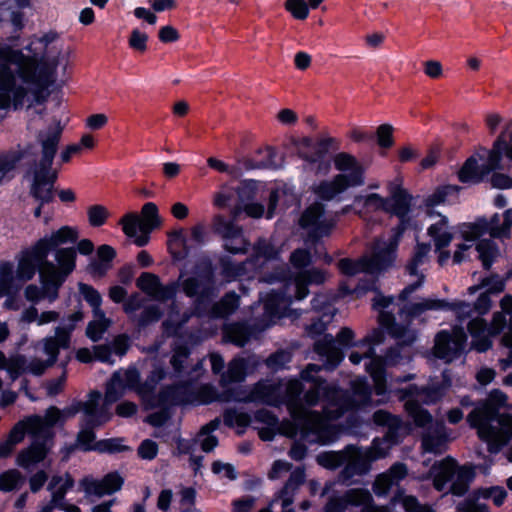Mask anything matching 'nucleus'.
Instances as JSON below:
<instances>
[{
	"instance_id": "29",
	"label": "nucleus",
	"mask_w": 512,
	"mask_h": 512,
	"mask_svg": "<svg viewBox=\"0 0 512 512\" xmlns=\"http://www.w3.org/2000/svg\"><path fill=\"white\" fill-rule=\"evenodd\" d=\"M93 315L94 320L89 323L86 333L91 340L98 341L110 327L112 321L105 316L102 309H100L98 313L97 311H93Z\"/></svg>"
},
{
	"instance_id": "46",
	"label": "nucleus",
	"mask_w": 512,
	"mask_h": 512,
	"mask_svg": "<svg viewBox=\"0 0 512 512\" xmlns=\"http://www.w3.org/2000/svg\"><path fill=\"white\" fill-rule=\"evenodd\" d=\"M216 427V424L211 422L210 424L204 426L199 433L198 440L202 449L205 452H210L217 446V439L215 436L211 435V431H213Z\"/></svg>"
},
{
	"instance_id": "6",
	"label": "nucleus",
	"mask_w": 512,
	"mask_h": 512,
	"mask_svg": "<svg viewBox=\"0 0 512 512\" xmlns=\"http://www.w3.org/2000/svg\"><path fill=\"white\" fill-rule=\"evenodd\" d=\"M504 144V134H500L491 149L478 148L458 170L459 181L465 184L479 183L493 170L499 169L501 167V150Z\"/></svg>"
},
{
	"instance_id": "9",
	"label": "nucleus",
	"mask_w": 512,
	"mask_h": 512,
	"mask_svg": "<svg viewBox=\"0 0 512 512\" xmlns=\"http://www.w3.org/2000/svg\"><path fill=\"white\" fill-rule=\"evenodd\" d=\"M364 183L365 175L361 172L353 174L338 173L331 179L314 184L312 191L323 200H332L349 188L362 186Z\"/></svg>"
},
{
	"instance_id": "42",
	"label": "nucleus",
	"mask_w": 512,
	"mask_h": 512,
	"mask_svg": "<svg viewBox=\"0 0 512 512\" xmlns=\"http://www.w3.org/2000/svg\"><path fill=\"white\" fill-rule=\"evenodd\" d=\"M382 366V361L378 358L371 359L368 365V371L374 380L377 394H382L385 391Z\"/></svg>"
},
{
	"instance_id": "50",
	"label": "nucleus",
	"mask_w": 512,
	"mask_h": 512,
	"mask_svg": "<svg viewBox=\"0 0 512 512\" xmlns=\"http://www.w3.org/2000/svg\"><path fill=\"white\" fill-rule=\"evenodd\" d=\"M423 72L428 78L436 80L444 75V67L439 61L427 60L423 63Z\"/></svg>"
},
{
	"instance_id": "14",
	"label": "nucleus",
	"mask_w": 512,
	"mask_h": 512,
	"mask_svg": "<svg viewBox=\"0 0 512 512\" xmlns=\"http://www.w3.org/2000/svg\"><path fill=\"white\" fill-rule=\"evenodd\" d=\"M79 237L78 230L71 226H62L49 235H45L35 242L36 250L42 256H48L49 252L63 244L73 243Z\"/></svg>"
},
{
	"instance_id": "5",
	"label": "nucleus",
	"mask_w": 512,
	"mask_h": 512,
	"mask_svg": "<svg viewBox=\"0 0 512 512\" xmlns=\"http://www.w3.org/2000/svg\"><path fill=\"white\" fill-rule=\"evenodd\" d=\"M401 230L387 239H379L375 243L374 254L371 258H363L359 261L342 259L339 262V268L347 275H356L358 273L378 274L393 265L396 259V249L398 246Z\"/></svg>"
},
{
	"instance_id": "26",
	"label": "nucleus",
	"mask_w": 512,
	"mask_h": 512,
	"mask_svg": "<svg viewBox=\"0 0 512 512\" xmlns=\"http://www.w3.org/2000/svg\"><path fill=\"white\" fill-rule=\"evenodd\" d=\"M101 394L92 392L88 400L83 403L82 410L86 416V423L92 427L98 426L109 419V416L104 413H98L97 406L100 401Z\"/></svg>"
},
{
	"instance_id": "2",
	"label": "nucleus",
	"mask_w": 512,
	"mask_h": 512,
	"mask_svg": "<svg viewBox=\"0 0 512 512\" xmlns=\"http://www.w3.org/2000/svg\"><path fill=\"white\" fill-rule=\"evenodd\" d=\"M388 195L381 191V183L378 180H371L365 189L356 194L353 204L361 215L383 212L404 218L411 209L413 196L405 188L402 177L397 176L385 183Z\"/></svg>"
},
{
	"instance_id": "15",
	"label": "nucleus",
	"mask_w": 512,
	"mask_h": 512,
	"mask_svg": "<svg viewBox=\"0 0 512 512\" xmlns=\"http://www.w3.org/2000/svg\"><path fill=\"white\" fill-rule=\"evenodd\" d=\"M300 225L303 228L312 229L317 234L326 233L333 225L332 220L324 217V207L320 203H315L308 207L300 219Z\"/></svg>"
},
{
	"instance_id": "41",
	"label": "nucleus",
	"mask_w": 512,
	"mask_h": 512,
	"mask_svg": "<svg viewBox=\"0 0 512 512\" xmlns=\"http://www.w3.org/2000/svg\"><path fill=\"white\" fill-rule=\"evenodd\" d=\"M284 7L297 20H305L309 15L306 0H286Z\"/></svg>"
},
{
	"instance_id": "47",
	"label": "nucleus",
	"mask_w": 512,
	"mask_h": 512,
	"mask_svg": "<svg viewBox=\"0 0 512 512\" xmlns=\"http://www.w3.org/2000/svg\"><path fill=\"white\" fill-rule=\"evenodd\" d=\"M316 350L321 355H326L328 358H335L337 361L340 360L339 352L334 347V339L330 336H325L322 341L316 344Z\"/></svg>"
},
{
	"instance_id": "36",
	"label": "nucleus",
	"mask_w": 512,
	"mask_h": 512,
	"mask_svg": "<svg viewBox=\"0 0 512 512\" xmlns=\"http://www.w3.org/2000/svg\"><path fill=\"white\" fill-rule=\"evenodd\" d=\"M394 127L389 123L380 124L375 131L376 143L379 148L384 150L391 149L394 144Z\"/></svg>"
},
{
	"instance_id": "55",
	"label": "nucleus",
	"mask_w": 512,
	"mask_h": 512,
	"mask_svg": "<svg viewBox=\"0 0 512 512\" xmlns=\"http://www.w3.org/2000/svg\"><path fill=\"white\" fill-rule=\"evenodd\" d=\"M312 55L306 51H298L293 57V63L298 71H306L312 66Z\"/></svg>"
},
{
	"instance_id": "3",
	"label": "nucleus",
	"mask_w": 512,
	"mask_h": 512,
	"mask_svg": "<svg viewBox=\"0 0 512 512\" xmlns=\"http://www.w3.org/2000/svg\"><path fill=\"white\" fill-rule=\"evenodd\" d=\"M62 130L63 127L60 121H55L54 125L47 132L39 135L43 161L32 171L31 180V194L39 202V206L34 210V216L37 218L41 215V206L53 199L52 189L56 173L51 169V164Z\"/></svg>"
},
{
	"instance_id": "28",
	"label": "nucleus",
	"mask_w": 512,
	"mask_h": 512,
	"mask_svg": "<svg viewBox=\"0 0 512 512\" xmlns=\"http://www.w3.org/2000/svg\"><path fill=\"white\" fill-rule=\"evenodd\" d=\"M23 474L15 469H7L0 473V491L7 493L19 490L24 484Z\"/></svg>"
},
{
	"instance_id": "27",
	"label": "nucleus",
	"mask_w": 512,
	"mask_h": 512,
	"mask_svg": "<svg viewBox=\"0 0 512 512\" xmlns=\"http://www.w3.org/2000/svg\"><path fill=\"white\" fill-rule=\"evenodd\" d=\"M429 234L435 239V246L439 252V263L443 265L446 257V244H447V223L444 219H441L439 223L432 224L429 228Z\"/></svg>"
},
{
	"instance_id": "32",
	"label": "nucleus",
	"mask_w": 512,
	"mask_h": 512,
	"mask_svg": "<svg viewBox=\"0 0 512 512\" xmlns=\"http://www.w3.org/2000/svg\"><path fill=\"white\" fill-rule=\"evenodd\" d=\"M141 222L142 226L146 228L148 233L153 229L159 227L161 225V219L158 214V208L156 204L152 202H148L143 205L141 209Z\"/></svg>"
},
{
	"instance_id": "61",
	"label": "nucleus",
	"mask_w": 512,
	"mask_h": 512,
	"mask_svg": "<svg viewBox=\"0 0 512 512\" xmlns=\"http://www.w3.org/2000/svg\"><path fill=\"white\" fill-rule=\"evenodd\" d=\"M108 123V117L103 113L92 114L85 120L88 129L96 131L103 128Z\"/></svg>"
},
{
	"instance_id": "19",
	"label": "nucleus",
	"mask_w": 512,
	"mask_h": 512,
	"mask_svg": "<svg viewBox=\"0 0 512 512\" xmlns=\"http://www.w3.org/2000/svg\"><path fill=\"white\" fill-rule=\"evenodd\" d=\"M46 256H42L33 245L30 249L23 252L17 267V278L21 281H28L33 278L38 269L45 262Z\"/></svg>"
},
{
	"instance_id": "62",
	"label": "nucleus",
	"mask_w": 512,
	"mask_h": 512,
	"mask_svg": "<svg viewBox=\"0 0 512 512\" xmlns=\"http://www.w3.org/2000/svg\"><path fill=\"white\" fill-rule=\"evenodd\" d=\"M122 379L124 381V385L127 389H134L140 391L139 389V373L135 369H127L123 372Z\"/></svg>"
},
{
	"instance_id": "49",
	"label": "nucleus",
	"mask_w": 512,
	"mask_h": 512,
	"mask_svg": "<svg viewBox=\"0 0 512 512\" xmlns=\"http://www.w3.org/2000/svg\"><path fill=\"white\" fill-rule=\"evenodd\" d=\"M185 245V237L182 230L174 231L169 235V247L174 257L181 259L183 255L179 249Z\"/></svg>"
},
{
	"instance_id": "21",
	"label": "nucleus",
	"mask_w": 512,
	"mask_h": 512,
	"mask_svg": "<svg viewBox=\"0 0 512 512\" xmlns=\"http://www.w3.org/2000/svg\"><path fill=\"white\" fill-rule=\"evenodd\" d=\"M48 451L49 447L46 444H32L17 454L15 463L23 469H29L42 462L46 458Z\"/></svg>"
},
{
	"instance_id": "35",
	"label": "nucleus",
	"mask_w": 512,
	"mask_h": 512,
	"mask_svg": "<svg viewBox=\"0 0 512 512\" xmlns=\"http://www.w3.org/2000/svg\"><path fill=\"white\" fill-rule=\"evenodd\" d=\"M109 217L110 211L104 205L95 204L87 208V220L91 227L103 226Z\"/></svg>"
},
{
	"instance_id": "30",
	"label": "nucleus",
	"mask_w": 512,
	"mask_h": 512,
	"mask_svg": "<svg viewBox=\"0 0 512 512\" xmlns=\"http://www.w3.org/2000/svg\"><path fill=\"white\" fill-rule=\"evenodd\" d=\"M126 386L124 385V381L122 379L121 372H116L113 374L111 380L107 384L106 393H105V402L107 405L118 400L126 391Z\"/></svg>"
},
{
	"instance_id": "8",
	"label": "nucleus",
	"mask_w": 512,
	"mask_h": 512,
	"mask_svg": "<svg viewBox=\"0 0 512 512\" xmlns=\"http://www.w3.org/2000/svg\"><path fill=\"white\" fill-rule=\"evenodd\" d=\"M56 264L48 261L39 268V278L45 282L52 281L60 288L66 277L72 273L76 266V251L73 248H61L54 254Z\"/></svg>"
},
{
	"instance_id": "52",
	"label": "nucleus",
	"mask_w": 512,
	"mask_h": 512,
	"mask_svg": "<svg viewBox=\"0 0 512 512\" xmlns=\"http://www.w3.org/2000/svg\"><path fill=\"white\" fill-rule=\"evenodd\" d=\"M158 453V445L152 440H144L138 447V455L144 460H152Z\"/></svg>"
},
{
	"instance_id": "64",
	"label": "nucleus",
	"mask_w": 512,
	"mask_h": 512,
	"mask_svg": "<svg viewBox=\"0 0 512 512\" xmlns=\"http://www.w3.org/2000/svg\"><path fill=\"white\" fill-rule=\"evenodd\" d=\"M502 122L503 118L497 112H489L484 117L485 127L490 134H495Z\"/></svg>"
},
{
	"instance_id": "23",
	"label": "nucleus",
	"mask_w": 512,
	"mask_h": 512,
	"mask_svg": "<svg viewBox=\"0 0 512 512\" xmlns=\"http://www.w3.org/2000/svg\"><path fill=\"white\" fill-rule=\"evenodd\" d=\"M41 288L37 285L31 284L25 288V298L30 302H38L41 299H47L49 302H53L58 298L59 287L54 282H45L44 279L40 278Z\"/></svg>"
},
{
	"instance_id": "10",
	"label": "nucleus",
	"mask_w": 512,
	"mask_h": 512,
	"mask_svg": "<svg viewBox=\"0 0 512 512\" xmlns=\"http://www.w3.org/2000/svg\"><path fill=\"white\" fill-rule=\"evenodd\" d=\"M73 486L74 479L69 473L53 475L48 483V490L51 493V504L44 506L40 512H52V505H57L66 512H80L78 506L62 502L66 493Z\"/></svg>"
},
{
	"instance_id": "63",
	"label": "nucleus",
	"mask_w": 512,
	"mask_h": 512,
	"mask_svg": "<svg viewBox=\"0 0 512 512\" xmlns=\"http://www.w3.org/2000/svg\"><path fill=\"white\" fill-rule=\"evenodd\" d=\"M48 475L44 470H38L29 478V487L32 492H38L47 482Z\"/></svg>"
},
{
	"instance_id": "54",
	"label": "nucleus",
	"mask_w": 512,
	"mask_h": 512,
	"mask_svg": "<svg viewBox=\"0 0 512 512\" xmlns=\"http://www.w3.org/2000/svg\"><path fill=\"white\" fill-rule=\"evenodd\" d=\"M276 119L280 124L285 126H294L299 120L298 114L290 108L280 109L276 114Z\"/></svg>"
},
{
	"instance_id": "56",
	"label": "nucleus",
	"mask_w": 512,
	"mask_h": 512,
	"mask_svg": "<svg viewBox=\"0 0 512 512\" xmlns=\"http://www.w3.org/2000/svg\"><path fill=\"white\" fill-rule=\"evenodd\" d=\"M180 496L182 512H192L195 504V490L192 488H183L180 492Z\"/></svg>"
},
{
	"instance_id": "22",
	"label": "nucleus",
	"mask_w": 512,
	"mask_h": 512,
	"mask_svg": "<svg viewBox=\"0 0 512 512\" xmlns=\"http://www.w3.org/2000/svg\"><path fill=\"white\" fill-rule=\"evenodd\" d=\"M62 419V413L59 409L51 407L46 411L45 416L32 417L27 420L29 433L34 435L46 434L50 427Z\"/></svg>"
},
{
	"instance_id": "57",
	"label": "nucleus",
	"mask_w": 512,
	"mask_h": 512,
	"mask_svg": "<svg viewBox=\"0 0 512 512\" xmlns=\"http://www.w3.org/2000/svg\"><path fill=\"white\" fill-rule=\"evenodd\" d=\"M459 512H488L486 505L478 503L476 498H467L457 505Z\"/></svg>"
},
{
	"instance_id": "33",
	"label": "nucleus",
	"mask_w": 512,
	"mask_h": 512,
	"mask_svg": "<svg viewBox=\"0 0 512 512\" xmlns=\"http://www.w3.org/2000/svg\"><path fill=\"white\" fill-rule=\"evenodd\" d=\"M476 250L479 259L485 269H489L499 252L495 244L491 240H481L477 243Z\"/></svg>"
},
{
	"instance_id": "4",
	"label": "nucleus",
	"mask_w": 512,
	"mask_h": 512,
	"mask_svg": "<svg viewBox=\"0 0 512 512\" xmlns=\"http://www.w3.org/2000/svg\"><path fill=\"white\" fill-rule=\"evenodd\" d=\"M467 421L491 453L498 452L512 439V415H497L488 404L473 409Z\"/></svg>"
},
{
	"instance_id": "7",
	"label": "nucleus",
	"mask_w": 512,
	"mask_h": 512,
	"mask_svg": "<svg viewBox=\"0 0 512 512\" xmlns=\"http://www.w3.org/2000/svg\"><path fill=\"white\" fill-rule=\"evenodd\" d=\"M505 324L506 317L501 312L494 313L489 325L480 317L469 321L468 330L472 337V348L478 352L489 350L492 347V339L503 330Z\"/></svg>"
},
{
	"instance_id": "53",
	"label": "nucleus",
	"mask_w": 512,
	"mask_h": 512,
	"mask_svg": "<svg viewBox=\"0 0 512 512\" xmlns=\"http://www.w3.org/2000/svg\"><path fill=\"white\" fill-rule=\"evenodd\" d=\"M95 434L91 429H82L77 438V445L84 450H95Z\"/></svg>"
},
{
	"instance_id": "40",
	"label": "nucleus",
	"mask_w": 512,
	"mask_h": 512,
	"mask_svg": "<svg viewBox=\"0 0 512 512\" xmlns=\"http://www.w3.org/2000/svg\"><path fill=\"white\" fill-rule=\"evenodd\" d=\"M322 280L323 277L316 272H305L300 274L295 280V285L297 289L296 298L300 300L303 299L308 294V290L306 288L307 283L313 281L320 282Z\"/></svg>"
},
{
	"instance_id": "31",
	"label": "nucleus",
	"mask_w": 512,
	"mask_h": 512,
	"mask_svg": "<svg viewBox=\"0 0 512 512\" xmlns=\"http://www.w3.org/2000/svg\"><path fill=\"white\" fill-rule=\"evenodd\" d=\"M335 168L340 173L353 174L361 172L364 174V170L357 161V159L347 153H339L334 159Z\"/></svg>"
},
{
	"instance_id": "48",
	"label": "nucleus",
	"mask_w": 512,
	"mask_h": 512,
	"mask_svg": "<svg viewBox=\"0 0 512 512\" xmlns=\"http://www.w3.org/2000/svg\"><path fill=\"white\" fill-rule=\"evenodd\" d=\"M5 370L13 381L16 380L25 370L24 358L19 355L10 357Z\"/></svg>"
},
{
	"instance_id": "16",
	"label": "nucleus",
	"mask_w": 512,
	"mask_h": 512,
	"mask_svg": "<svg viewBox=\"0 0 512 512\" xmlns=\"http://www.w3.org/2000/svg\"><path fill=\"white\" fill-rule=\"evenodd\" d=\"M123 233L132 238L134 243L141 247L148 243L149 233L144 228L140 216L136 213H127L119 221Z\"/></svg>"
},
{
	"instance_id": "37",
	"label": "nucleus",
	"mask_w": 512,
	"mask_h": 512,
	"mask_svg": "<svg viewBox=\"0 0 512 512\" xmlns=\"http://www.w3.org/2000/svg\"><path fill=\"white\" fill-rule=\"evenodd\" d=\"M95 450L102 453H121L131 450L122 438H109L100 440L95 444Z\"/></svg>"
},
{
	"instance_id": "38",
	"label": "nucleus",
	"mask_w": 512,
	"mask_h": 512,
	"mask_svg": "<svg viewBox=\"0 0 512 512\" xmlns=\"http://www.w3.org/2000/svg\"><path fill=\"white\" fill-rule=\"evenodd\" d=\"M480 288L485 289V293H487L489 295L498 294L504 290L505 283H504L503 279L499 278L498 276H492V277L483 279L479 286H471L469 288V292L471 294H473L476 291H478Z\"/></svg>"
},
{
	"instance_id": "17",
	"label": "nucleus",
	"mask_w": 512,
	"mask_h": 512,
	"mask_svg": "<svg viewBox=\"0 0 512 512\" xmlns=\"http://www.w3.org/2000/svg\"><path fill=\"white\" fill-rule=\"evenodd\" d=\"M318 400V393L309 392L305 396V403L289 401L288 408L295 420H306L308 428L315 429L320 417L312 413L308 407L314 405Z\"/></svg>"
},
{
	"instance_id": "51",
	"label": "nucleus",
	"mask_w": 512,
	"mask_h": 512,
	"mask_svg": "<svg viewBox=\"0 0 512 512\" xmlns=\"http://www.w3.org/2000/svg\"><path fill=\"white\" fill-rule=\"evenodd\" d=\"M444 307V303L434 299H425L418 303H415L410 308L412 315H419L426 310L438 309Z\"/></svg>"
},
{
	"instance_id": "34",
	"label": "nucleus",
	"mask_w": 512,
	"mask_h": 512,
	"mask_svg": "<svg viewBox=\"0 0 512 512\" xmlns=\"http://www.w3.org/2000/svg\"><path fill=\"white\" fill-rule=\"evenodd\" d=\"M466 342L467 335L463 327L455 326L450 333V361L465 350Z\"/></svg>"
},
{
	"instance_id": "59",
	"label": "nucleus",
	"mask_w": 512,
	"mask_h": 512,
	"mask_svg": "<svg viewBox=\"0 0 512 512\" xmlns=\"http://www.w3.org/2000/svg\"><path fill=\"white\" fill-rule=\"evenodd\" d=\"M490 184L496 189H511L512 177L504 173H494L490 178Z\"/></svg>"
},
{
	"instance_id": "45",
	"label": "nucleus",
	"mask_w": 512,
	"mask_h": 512,
	"mask_svg": "<svg viewBox=\"0 0 512 512\" xmlns=\"http://www.w3.org/2000/svg\"><path fill=\"white\" fill-rule=\"evenodd\" d=\"M147 43L148 35L145 32L137 28L131 31L128 38V45L132 50L141 54L145 53L147 50Z\"/></svg>"
},
{
	"instance_id": "18",
	"label": "nucleus",
	"mask_w": 512,
	"mask_h": 512,
	"mask_svg": "<svg viewBox=\"0 0 512 512\" xmlns=\"http://www.w3.org/2000/svg\"><path fill=\"white\" fill-rule=\"evenodd\" d=\"M475 476L474 470L467 466H457L454 459L450 458V493L454 495L464 494Z\"/></svg>"
},
{
	"instance_id": "13",
	"label": "nucleus",
	"mask_w": 512,
	"mask_h": 512,
	"mask_svg": "<svg viewBox=\"0 0 512 512\" xmlns=\"http://www.w3.org/2000/svg\"><path fill=\"white\" fill-rule=\"evenodd\" d=\"M512 225V210H506L503 215V221L499 215H495L489 222L482 221L470 227L471 237L489 234L494 238H502L508 236L510 227Z\"/></svg>"
},
{
	"instance_id": "1",
	"label": "nucleus",
	"mask_w": 512,
	"mask_h": 512,
	"mask_svg": "<svg viewBox=\"0 0 512 512\" xmlns=\"http://www.w3.org/2000/svg\"><path fill=\"white\" fill-rule=\"evenodd\" d=\"M36 60L20 50L0 47V108L22 103L29 87L36 82Z\"/></svg>"
},
{
	"instance_id": "24",
	"label": "nucleus",
	"mask_w": 512,
	"mask_h": 512,
	"mask_svg": "<svg viewBox=\"0 0 512 512\" xmlns=\"http://www.w3.org/2000/svg\"><path fill=\"white\" fill-rule=\"evenodd\" d=\"M371 500V495L367 490H350L344 498L332 500L326 507V512H343L348 504L361 505Z\"/></svg>"
},
{
	"instance_id": "43",
	"label": "nucleus",
	"mask_w": 512,
	"mask_h": 512,
	"mask_svg": "<svg viewBox=\"0 0 512 512\" xmlns=\"http://www.w3.org/2000/svg\"><path fill=\"white\" fill-rule=\"evenodd\" d=\"M79 291L84 299L92 306L93 311L99 312L101 309L102 297L100 293L92 286L79 283Z\"/></svg>"
},
{
	"instance_id": "44",
	"label": "nucleus",
	"mask_w": 512,
	"mask_h": 512,
	"mask_svg": "<svg viewBox=\"0 0 512 512\" xmlns=\"http://www.w3.org/2000/svg\"><path fill=\"white\" fill-rule=\"evenodd\" d=\"M71 55L70 50L61 51L59 50L55 56L47 58L44 62L45 69L48 73H54L58 66H62L64 69L68 66V61Z\"/></svg>"
},
{
	"instance_id": "25",
	"label": "nucleus",
	"mask_w": 512,
	"mask_h": 512,
	"mask_svg": "<svg viewBox=\"0 0 512 512\" xmlns=\"http://www.w3.org/2000/svg\"><path fill=\"white\" fill-rule=\"evenodd\" d=\"M406 475V468L402 464L394 465L389 473L380 475L374 484V491L377 495H384L392 485L397 483Z\"/></svg>"
},
{
	"instance_id": "20",
	"label": "nucleus",
	"mask_w": 512,
	"mask_h": 512,
	"mask_svg": "<svg viewBox=\"0 0 512 512\" xmlns=\"http://www.w3.org/2000/svg\"><path fill=\"white\" fill-rule=\"evenodd\" d=\"M74 326L58 327L53 337L44 340V352L47 355V364L52 365L57 359L59 349L67 348L70 340V332Z\"/></svg>"
},
{
	"instance_id": "39",
	"label": "nucleus",
	"mask_w": 512,
	"mask_h": 512,
	"mask_svg": "<svg viewBox=\"0 0 512 512\" xmlns=\"http://www.w3.org/2000/svg\"><path fill=\"white\" fill-rule=\"evenodd\" d=\"M137 286L149 295L157 296L160 291L159 279L151 273H143L137 279Z\"/></svg>"
},
{
	"instance_id": "58",
	"label": "nucleus",
	"mask_w": 512,
	"mask_h": 512,
	"mask_svg": "<svg viewBox=\"0 0 512 512\" xmlns=\"http://www.w3.org/2000/svg\"><path fill=\"white\" fill-rule=\"evenodd\" d=\"M398 160L401 163L413 161L419 157V151L413 145L407 144L401 146L398 151Z\"/></svg>"
},
{
	"instance_id": "12",
	"label": "nucleus",
	"mask_w": 512,
	"mask_h": 512,
	"mask_svg": "<svg viewBox=\"0 0 512 512\" xmlns=\"http://www.w3.org/2000/svg\"><path fill=\"white\" fill-rule=\"evenodd\" d=\"M214 228L225 239V247L232 253L244 252L247 243L242 234V229L227 221L222 216H217L213 221Z\"/></svg>"
},
{
	"instance_id": "11",
	"label": "nucleus",
	"mask_w": 512,
	"mask_h": 512,
	"mask_svg": "<svg viewBox=\"0 0 512 512\" xmlns=\"http://www.w3.org/2000/svg\"><path fill=\"white\" fill-rule=\"evenodd\" d=\"M123 483L124 479L118 472H111L100 480L84 478L80 481V486L87 495L102 497L119 491Z\"/></svg>"
},
{
	"instance_id": "60",
	"label": "nucleus",
	"mask_w": 512,
	"mask_h": 512,
	"mask_svg": "<svg viewBox=\"0 0 512 512\" xmlns=\"http://www.w3.org/2000/svg\"><path fill=\"white\" fill-rule=\"evenodd\" d=\"M448 195V189L446 186H442L436 189L427 199V205L433 209L441 204L445 203Z\"/></svg>"
}]
</instances>
